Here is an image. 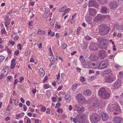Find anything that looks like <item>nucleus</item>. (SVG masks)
Returning a JSON list of instances; mask_svg holds the SVG:
<instances>
[{"mask_svg": "<svg viewBox=\"0 0 123 123\" xmlns=\"http://www.w3.org/2000/svg\"><path fill=\"white\" fill-rule=\"evenodd\" d=\"M49 14H48V13H46L45 12V13L44 14L43 17L44 18H46L48 17L49 16Z\"/></svg>", "mask_w": 123, "mask_h": 123, "instance_id": "4c0bfd02", "label": "nucleus"}, {"mask_svg": "<svg viewBox=\"0 0 123 123\" xmlns=\"http://www.w3.org/2000/svg\"><path fill=\"white\" fill-rule=\"evenodd\" d=\"M83 119H82L81 117L79 115H77L76 118H74L73 119V122L76 123L78 122L79 123H82Z\"/></svg>", "mask_w": 123, "mask_h": 123, "instance_id": "ddd939ff", "label": "nucleus"}, {"mask_svg": "<svg viewBox=\"0 0 123 123\" xmlns=\"http://www.w3.org/2000/svg\"><path fill=\"white\" fill-rule=\"evenodd\" d=\"M106 17L105 15H103L101 14H98L94 19V21L95 22L98 21H102Z\"/></svg>", "mask_w": 123, "mask_h": 123, "instance_id": "0eeeda50", "label": "nucleus"}, {"mask_svg": "<svg viewBox=\"0 0 123 123\" xmlns=\"http://www.w3.org/2000/svg\"><path fill=\"white\" fill-rule=\"evenodd\" d=\"M11 78L10 76H9L7 77V80L8 81H10L11 80Z\"/></svg>", "mask_w": 123, "mask_h": 123, "instance_id": "13d9d810", "label": "nucleus"}, {"mask_svg": "<svg viewBox=\"0 0 123 123\" xmlns=\"http://www.w3.org/2000/svg\"><path fill=\"white\" fill-rule=\"evenodd\" d=\"M57 111L60 113H62L63 112V110L62 109L58 108L57 109Z\"/></svg>", "mask_w": 123, "mask_h": 123, "instance_id": "a19ab883", "label": "nucleus"}, {"mask_svg": "<svg viewBox=\"0 0 123 123\" xmlns=\"http://www.w3.org/2000/svg\"><path fill=\"white\" fill-rule=\"evenodd\" d=\"M1 32L2 34H3L5 35H7V33L6 32V30L5 29H2L1 31Z\"/></svg>", "mask_w": 123, "mask_h": 123, "instance_id": "72a5a7b5", "label": "nucleus"}, {"mask_svg": "<svg viewBox=\"0 0 123 123\" xmlns=\"http://www.w3.org/2000/svg\"><path fill=\"white\" fill-rule=\"evenodd\" d=\"M101 12L104 14L106 13L107 12V9L106 7L103 6L100 8Z\"/></svg>", "mask_w": 123, "mask_h": 123, "instance_id": "393cba45", "label": "nucleus"}, {"mask_svg": "<svg viewBox=\"0 0 123 123\" xmlns=\"http://www.w3.org/2000/svg\"><path fill=\"white\" fill-rule=\"evenodd\" d=\"M100 64V62L98 61H97L95 63H94V67H95V69L98 68V69H99V66Z\"/></svg>", "mask_w": 123, "mask_h": 123, "instance_id": "cd10ccee", "label": "nucleus"}, {"mask_svg": "<svg viewBox=\"0 0 123 123\" xmlns=\"http://www.w3.org/2000/svg\"><path fill=\"white\" fill-rule=\"evenodd\" d=\"M90 118L92 122L95 123L99 121L101 117L98 114L94 113L90 116Z\"/></svg>", "mask_w": 123, "mask_h": 123, "instance_id": "20e7f679", "label": "nucleus"}, {"mask_svg": "<svg viewBox=\"0 0 123 123\" xmlns=\"http://www.w3.org/2000/svg\"><path fill=\"white\" fill-rule=\"evenodd\" d=\"M23 107L24 108V110L25 111H26V110H27L26 106L25 105H23Z\"/></svg>", "mask_w": 123, "mask_h": 123, "instance_id": "69168bd1", "label": "nucleus"}, {"mask_svg": "<svg viewBox=\"0 0 123 123\" xmlns=\"http://www.w3.org/2000/svg\"><path fill=\"white\" fill-rule=\"evenodd\" d=\"M65 98L67 102H69L71 100L70 96L69 94L67 93L65 95Z\"/></svg>", "mask_w": 123, "mask_h": 123, "instance_id": "5701e85b", "label": "nucleus"}, {"mask_svg": "<svg viewBox=\"0 0 123 123\" xmlns=\"http://www.w3.org/2000/svg\"><path fill=\"white\" fill-rule=\"evenodd\" d=\"M119 75L120 77L121 78H122L123 77V71L120 72L119 73Z\"/></svg>", "mask_w": 123, "mask_h": 123, "instance_id": "49530a36", "label": "nucleus"}, {"mask_svg": "<svg viewBox=\"0 0 123 123\" xmlns=\"http://www.w3.org/2000/svg\"><path fill=\"white\" fill-rule=\"evenodd\" d=\"M122 120V118L119 117H115L113 119V122L115 123H120Z\"/></svg>", "mask_w": 123, "mask_h": 123, "instance_id": "f3484780", "label": "nucleus"}, {"mask_svg": "<svg viewBox=\"0 0 123 123\" xmlns=\"http://www.w3.org/2000/svg\"><path fill=\"white\" fill-rule=\"evenodd\" d=\"M108 61L106 59L103 60L99 66V69H102L106 68L107 66V63Z\"/></svg>", "mask_w": 123, "mask_h": 123, "instance_id": "423d86ee", "label": "nucleus"}, {"mask_svg": "<svg viewBox=\"0 0 123 123\" xmlns=\"http://www.w3.org/2000/svg\"><path fill=\"white\" fill-rule=\"evenodd\" d=\"M26 104L28 106H29L30 105V103L29 101H27L26 102Z\"/></svg>", "mask_w": 123, "mask_h": 123, "instance_id": "864d4df0", "label": "nucleus"}, {"mask_svg": "<svg viewBox=\"0 0 123 123\" xmlns=\"http://www.w3.org/2000/svg\"><path fill=\"white\" fill-rule=\"evenodd\" d=\"M84 110V107L81 106H79L78 107L77 111L79 113H80L83 112Z\"/></svg>", "mask_w": 123, "mask_h": 123, "instance_id": "412c9836", "label": "nucleus"}, {"mask_svg": "<svg viewBox=\"0 0 123 123\" xmlns=\"http://www.w3.org/2000/svg\"><path fill=\"white\" fill-rule=\"evenodd\" d=\"M84 94L86 96L90 95L91 94V92L90 90H85L83 92Z\"/></svg>", "mask_w": 123, "mask_h": 123, "instance_id": "a878e982", "label": "nucleus"}, {"mask_svg": "<svg viewBox=\"0 0 123 123\" xmlns=\"http://www.w3.org/2000/svg\"><path fill=\"white\" fill-rule=\"evenodd\" d=\"M40 74V76L41 77H43L45 75V72L44 71L42 73H39Z\"/></svg>", "mask_w": 123, "mask_h": 123, "instance_id": "de8ad7c7", "label": "nucleus"}, {"mask_svg": "<svg viewBox=\"0 0 123 123\" xmlns=\"http://www.w3.org/2000/svg\"><path fill=\"white\" fill-rule=\"evenodd\" d=\"M15 66V64L14 63H11V68H14Z\"/></svg>", "mask_w": 123, "mask_h": 123, "instance_id": "a18cd8bd", "label": "nucleus"}, {"mask_svg": "<svg viewBox=\"0 0 123 123\" xmlns=\"http://www.w3.org/2000/svg\"><path fill=\"white\" fill-rule=\"evenodd\" d=\"M19 37H18L16 36L14 37V40H15L17 41L19 39Z\"/></svg>", "mask_w": 123, "mask_h": 123, "instance_id": "0e129e2a", "label": "nucleus"}, {"mask_svg": "<svg viewBox=\"0 0 123 123\" xmlns=\"http://www.w3.org/2000/svg\"><path fill=\"white\" fill-rule=\"evenodd\" d=\"M88 65L89 68L95 69V67H94V63L90 62H88Z\"/></svg>", "mask_w": 123, "mask_h": 123, "instance_id": "bb28decb", "label": "nucleus"}, {"mask_svg": "<svg viewBox=\"0 0 123 123\" xmlns=\"http://www.w3.org/2000/svg\"><path fill=\"white\" fill-rule=\"evenodd\" d=\"M19 53V51L18 50H17L15 51L14 52V54L16 55H18Z\"/></svg>", "mask_w": 123, "mask_h": 123, "instance_id": "5fc2aeb1", "label": "nucleus"}, {"mask_svg": "<svg viewBox=\"0 0 123 123\" xmlns=\"http://www.w3.org/2000/svg\"><path fill=\"white\" fill-rule=\"evenodd\" d=\"M76 97L79 103L84 104L85 103V98L83 96L82 94L80 93L78 94Z\"/></svg>", "mask_w": 123, "mask_h": 123, "instance_id": "39448f33", "label": "nucleus"}, {"mask_svg": "<svg viewBox=\"0 0 123 123\" xmlns=\"http://www.w3.org/2000/svg\"><path fill=\"white\" fill-rule=\"evenodd\" d=\"M98 93L101 98L105 99H108L110 97L109 93L103 88H101L99 89Z\"/></svg>", "mask_w": 123, "mask_h": 123, "instance_id": "f03ea898", "label": "nucleus"}, {"mask_svg": "<svg viewBox=\"0 0 123 123\" xmlns=\"http://www.w3.org/2000/svg\"><path fill=\"white\" fill-rule=\"evenodd\" d=\"M89 7H93L96 8L98 6V4L96 0H89L88 2Z\"/></svg>", "mask_w": 123, "mask_h": 123, "instance_id": "1a4fd4ad", "label": "nucleus"}, {"mask_svg": "<svg viewBox=\"0 0 123 123\" xmlns=\"http://www.w3.org/2000/svg\"><path fill=\"white\" fill-rule=\"evenodd\" d=\"M37 34L39 35L43 36L45 34V32L44 31L39 29L37 32Z\"/></svg>", "mask_w": 123, "mask_h": 123, "instance_id": "c85d7f7f", "label": "nucleus"}, {"mask_svg": "<svg viewBox=\"0 0 123 123\" xmlns=\"http://www.w3.org/2000/svg\"><path fill=\"white\" fill-rule=\"evenodd\" d=\"M77 85V84L76 83L73 85L71 87L72 90L74 91L76 89Z\"/></svg>", "mask_w": 123, "mask_h": 123, "instance_id": "473e14b6", "label": "nucleus"}, {"mask_svg": "<svg viewBox=\"0 0 123 123\" xmlns=\"http://www.w3.org/2000/svg\"><path fill=\"white\" fill-rule=\"evenodd\" d=\"M99 107L98 103L94 102L91 103L89 105V108L91 110H94L96 108H98Z\"/></svg>", "mask_w": 123, "mask_h": 123, "instance_id": "f8f14e48", "label": "nucleus"}, {"mask_svg": "<svg viewBox=\"0 0 123 123\" xmlns=\"http://www.w3.org/2000/svg\"><path fill=\"white\" fill-rule=\"evenodd\" d=\"M109 26L103 24L100 27L99 31L101 35H105L108 33L110 30Z\"/></svg>", "mask_w": 123, "mask_h": 123, "instance_id": "7ed1b4c3", "label": "nucleus"}, {"mask_svg": "<svg viewBox=\"0 0 123 123\" xmlns=\"http://www.w3.org/2000/svg\"><path fill=\"white\" fill-rule=\"evenodd\" d=\"M104 75L106 74V75L110 76L111 75H113V74L111 71L109 69H107L104 72Z\"/></svg>", "mask_w": 123, "mask_h": 123, "instance_id": "6ab92c4d", "label": "nucleus"}, {"mask_svg": "<svg viewBox=\"0 0 123 123\" xmlns=\"http://www.w3.org/2000/svg\"><path fill=\"white\" fill-rule=\"evenodd\" d=\"M90 56L91 58L92 57V60H97L98 59V57L97 56L95 55H91Z\"/></svg>", "mask_w": 123, "mask_h": 123, "instance_id": "2f4dec72", "label": "nucleus"}, {"mask_svg": "<svg viewBox=\"0 0 123 123\" xmlns=\"http://www.w3.org/2000/svg\"><path fill=\"white\" fill-rule=\"evenodd\" d=\"M48 79V77L47 76H46L44 78V79L43 80V81L44 82H45Z\"/></svg>", "mask_w": 123, "mask_h": 123, "instance_id": "bf43d9fd", "label": "nucleus"}, {"mask_svg": "<svg viewBox=\"0 0 123 123\" xmlns=\"http://www.w3.org/2000/svg\"><path fill=\"white\" fill-rule=\"evenodd\" d=\"M90 47L93 51H96L98 49V46L96 43H92L90 45Z\"/></svg>", "mask_w": 123, "mask_h": 123, "instance_id": "dca6fc26", "label": "nucleus"}, {"mask_svg": "<svg viewBox=\"0 0 123 123\" xmlns=\"http://www.w3.org/2000/svg\"><path fill=\"white\" fill-rule=\"evenodd\" d=\"M5 58V57L3 55L0 56V62L3 61Z\"/></svg>", "mask_w": 123, "mask_h": 123, "instance_id": "ea45409f", "label": "nucleus"}, {"mask_svg": "<svg viewBox=\"0 0 123 123\" xmlns=\"http://www.w3.org/2000/svg\"><path fill=\"white\" fill-rule=\"evenodd\" d=\"M79 60H80L81 64L83 66L86 63V61L83 57V55H81L80 57Z\"/></svg>", "mask_w": 123, "mask_h": 123, "instance_id": "aec40b11", "label": "nucleus"}, {"mask_svg": "<svg viewBox=\"0 0 123 123\" xmlns=\"http://www.w3.org/2000/svg\"><path fill=\"white\" fill-rule=\"evenodd\" d=\"M60 106V104L59 103H57L56 105L55 106V108H58Z\"/></svg>", "mask_w": 123, "mask_h": 123, "instance_id": "603ef678", "label": "nucleus"}, {"mask_svg": "<svg viewBox=\"0 0 123 123\" xmlns=\"http://www.w3.org/2000/svg\"><path fill=\"white\" fill-rule=\"evenodd\" d=\"M17 47L18 49H19L21 50L22 49L21 45V44H18L17 46Z\"/></svg>", "mask_w": 123, "mask_h": 123, "instance_id": "37998d69", "label": "nucleus"}, {"mask_svg": "<svg viewBox=\"0 0 123 123\" xmlns=\"http://www.w3.org/2000/svg\"><path fill=\"white\" fill-rule=\"evenodd\" d=\"M12 106V105H9L7 108V110L10 111L11 109Z\"/></svg>", "mask_w": 123, "mask_h": 123, "instance_id": "79ce46f5", "label": "nucleus"}, {"mask_svg": "<svg viewBox=\"0 0 123 123\" xmlns=\"http://www.w3.org/2000/svg\"><path fill=\"white\" fill-rule=\"evenodd\" d=\"M98 56L101 59H104L106 55L105 51L104 50H99L98 52Z\"/></svg>", "mask_w": 123, "mask_h": 123, "instance_id": "2eb2a0df", "label": "nucleus"}, {"mask_svg": "<svg viewBox=\"0 0 123 123\" xmlns=\"http://www.w3.org/2000/svg\"><path fill=\"white\" fill-rule=\"evenodd\" d=\"M75 22V20L73 19H72L71 21V23L72 24H73Z\"/></svg>", "mask_w": 123, "mask_h": 123, "instance_id": "774afa93", "label": "nucleus"}, {"mask_svg": "<svg viewBox=\"0 0 123 123\" xmlns=\"http://www.w3.org/2000/svg\"><path fill=\"white\" fill-rule=\"evenodd\" d=\"M48 34L50 35L51 37H53L55 33L54 32H52L51 30H49L48 31Z\"/></svg>", "mask_w": 123, "mask_h": 123, "instance_id": "c756f323", "label": "nucleus"}, {"mask_svg": "<svg viewBox=\"0 0 123 123\" xmlns=\"http://www.w3.org/2000/svg\"><path fill=\"white\" fill-rule=\"evenodd\" d=\"M80 78V81L82 82H85L86 80V79L83 76H81Z\"/></svg>", "mask_w": 123, "mask_h": 123, "instance_id": "f704fd0d", "label": "nucleus"}, {"mask_svg": "<svg viewBox=\"0 0 123 123\" xmlns=\"http://www.w3.org/2000/svg\"><path fill=\"white\" fill-rule=\"evenodd\" d=\"M67 46V45L65 43L63 44L62 48L63 49H64L66 48Z\"/></svg>", "mask_w": 123, "mask_h": 123, "instance_id": "c03bdc74", "label": "nucleus"}, {"mask_svg": "<svg viewBox=\"0 0 123 123\" xmlns=\"http://www.w3.org/2000/svg\"><path fill=\"white\" fill-rule=\"evenodd\" d=\"M121 85V81L119 79L117 80L115 83L113 84V88L115 89L118 88Z\"/></svg>", "mask_w": 123, "mask_h": 123, "instance_id": "9b49d317", "label": "nucleus"}, {"mask_svg": "<svg viewBox=\"0 0 123 123\" xmlns=\"http://www.w3.org/2000/svg\"><path fill=\"white\" fill-rule=\"evenodd\" d=\"M85 38L86 40H89L91 39V38L88 36H86L85 37Z\"/></svg>", "mask_w": 123, "mask_h": 123, "instance_id": "3c124183", "label": "nucleus"}, {"mask_svg": "<svg viewBox=\"0 0 123 123\" xmlns=\"http://www.w3.org/2000/svg\"><path fill=\"white\" fill-rule=\"evenodd\" d=\"M9 43L12 45H14L15 44L14 42L12 41H10L9 42Z\"/></svg>", "mask_w": 123, "mask_h": 123, "instance_id": "4d7b16f0", "label": "nucleus"}, {"mask_svg": "<svg viewBox=\"0 0 123 123\" xmlns=\"http://www.w3.org/2000/svg\"><path fill=\"white\" fill-rule=\"evenodd\" d=\"M121 108L120 106H119L117 105L116 106L115 104H109L107 108V110L111 111H114L115 112H114V114H119L121 112Z\"/></svg>", "mask_w": 123, "mask_h": 123, "instance_id": "f257e3e1", "label": "nucleus"}, {"mask_svg": "<svg viewBox=\"0 0 123 123\" xmlns=\"http://www.w3.org/2000/svg\"><path fill=\"white\" fill-rule=\"evenodd\" d=\"M118 102L120 104L121 106H123V95H121L120 96L119 99H118Z\"/></svg>", "mask_w": 123, "mask_h": 123, "instance_id": "4be33fe9", "label": "nucleus"}, {"mask_svg": "<svg viewBox=\"0 0 123 123\" xmlns=\"http://www.w3.org/2000/svg\"><path fill=\"white\" fill-rule=\"evenodd\" d=\"M46 110V108L44 107H42L41 109V110L42 111H44Z\"/></svg>", "mask_w": 123, "mask_h": 123, "instance_id": "8fccbe9b", "label": "nucleus"}, {"mask_svg": "<svg viewBox=\"0 0 123 123\" xmlns=\"http://www.w3.org/2000/svg\"><path fill=\"white\" fill-rule=\"evenodd\" d=\"M109 6L111 8H114L117 6L116 3L112 2L109 5Z\"/></svg>", "mask_w": 123, "mask_h": 123, "instance_id": "b1692460", "label": "nucleus"}, {"mask_svg": "<svg viewBox=\"0 0 123 123\" xmlns=\"http://www.w3.org/2000/svg\"><path fill=\"white\" fill-rule=\"evenodd\" d=\"M64 11V9H63L62 8H60L59 9V12H63Z\"/></svg>", "mask_w": 123, "mask_h": 123, "instance_id": "e2e57ef3", "label": "nucleus"}, {"mask_svg": "<svg viewBox=\"0 0 123 123\" xmlns=\"http://www.w3.org/2000/svg\"><path fill=\"white\" fill-rule=\"evenodd\" d=\"M10 20L11 19L10 18L9 19V20L8 21H6V24L8 25H9L10 23Z\"/></svg>", "mask_w": 123, "mask_h": 123, "instance_id": "6e6d98bb", "label": "nucleus"}, {"mask_svg": "<svg viewBox=\"0 0 123 123\" xmlns=\"http://www.w3.org/2000/svg\"><path fill=\"white\" fill-rule=\"evenodd\" d=\"M87 25H88V28L90 29L92 27L93 25L92 23H88Z\"/></svg>", "mask_w": 123, "mask_h": 123, "instance_id": "58836bf2", "label": "nucleus"}, {"mask_svg": "<svg viewBox=\"0 0 123 123\" xmlns=\"http://www.w3.org/2000/svg\"><path fill=\"white\" fill-rule=\"evenodd\" d=\"M44 71V70L43 69V68H41L39 69V73H42V72Z\"/></svg>", "mask_w": 123, "mask_h": 123, "instance_id": "09e8293b", "label": "nucleus"}, {"mask_svg": "<svg viewBox=\"0 0 123 123\" xmlns=\"http://www.w3.org/2000/svg\"><path fill=\"white\" fill-rule=\"evenodd\" d=\"M107 45L105 43H104L103 44H102L101 46V47L103 49H105L107 46Z\"/></svg>", "mask_w": 123, "mask_h": 123, "instance_id": "c9c22d12", "label": "nucleus"}, {"mask_svg": "<svg viewBox=\"0 0 123 123\" xmlns=\"http://www.w3.org/2000/svg\"><path fill=\"white\" fill-rule=\"evenodd\" d=\"M101 117L103 120L104 121H107L109 118V116L108 114L104 112L102 113Z\"/></svg>", "mask_w": 123, "mask_h": 123, "instance_id": "a211bd4d", "label": "nucleus"}, {"mask_svg": "<svg viewBox=\"0 0 123 123\" xmlns=\"http://www.w3.org/2000/svg\"><path fill=\"white\" fill-rule=\"evenodd\" d=\"M89 14L91 16H95L97 13V10L95 8H89Z\"/></svg>", "mask_w": 123, "mask_h": 123, "instance_id": "4468645a", "label": "nucleus"}, {"mask_svg": "<svg viewBox=\"0 0 123 123\" xmlns=\"http://www.w3.org/2000/svg\"><path fill=\"white\" fill-rule=\"evenodd\" d=\"M9 70V68L7 66L5 67L1 71V74L0 76V79H2V77L5 76L7 74Z\"/></svg>", "mask_w": 123, "mask_h": 123, "instance_id": "6e6552de", "label": "nucleus"}, {"mask_svg": "<svg viewBox=\"0 0 123 123\" xmlns=\"http://www.w3.org/2000/svg\"><path fill=\"white\" fill-rule=\"evenodd\" d=\"M113 75H106L105 77V81L108 83H111L115 80Z\"/></svg>", "mask_w": 123, "mask_h": 123, "instance_id": "9d476101", "label": "nucleus"}, {"mask_svg": "<svg viewBox=\"0 0 123 123\" xmlns=\"http://www.w3.org/2000/svg\"><path fill=\"white\" fill-rule=\"evenodd\" d=\"M38 46L39 48H42V43H40L38 45Z\"/></svg>", "mask_w": 123, "mask_h": 123, "instance_id": "680f3d73", "label": "nucleus"}, {"mask_svg": "<svg viewBox=\"0 0 123 123\" xmlns=\"http://www.w3.org/2000/svg\"><path fill=\"white\" fill-rule=\"evenodd\" d=\"M45 12L47 14H50V10L48 8H46L45 9Z\"/></svg>", "mask_w": 123, "mask_h": 123, "instance_id": "e433bc0d", "label": "nucleus"}, {"mask_svg": "<svg viewBox=\"0 0 123 123\" xmlns=\"http://www.w3.org/2000/svg\"><path fill=\"white\" fill-rule=\"evenodd\" d=\"M92 19V18L91 17L88 16L86 18V21L88 23L90 22Z\"/></svg>", "mask_w": 123, "mask_h": 123, "instance_id": "7c9ffc66", "label": "nucleus"}, {"mask_svg": "<svg viewBox=\"0 0 123 123\" xmlns=\"http://www.w3.org/2000/svg\"><path fill=\"white\" fill-rule=\"evenodd\" d=\"M20 100L21 102H22L23 103H24L25 102L24 101V99L22 97L21 98H20Z\"/></svg>", "mask_w": 123, "mask_h": 123, "instance_id": "338daca9", "label": "nucleus"}, {"mask_svg": "<svg viewBox=\"0 0 123 123\" xmlns=\"http://www.w3.org/2000/svg\"><path fill=\"white\" fill-rule=\"evenodd\" d=\"M40 121L37 119H35V123H39Z\"/></svg>", "mask_w": 123, "mask_h": 123, "instance_id": "052dcab7", "label": "nucleus"}]
</instances>
